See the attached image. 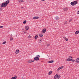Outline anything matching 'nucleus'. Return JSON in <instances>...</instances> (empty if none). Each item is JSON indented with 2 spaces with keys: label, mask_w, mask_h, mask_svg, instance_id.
Wrapping results in <instances>:
<instances>
[{
  "label": "nucleus",
  "mask_w": 79,
  "mask_h": 79,
  "mask_svg": "<svg viewBox=\"0 0 79 79\" xmlns=\"http://www.w3.org/2000/svg\"><path fill=\"white\" fill-rule=\"evenodd\" d=\"M41 1H45V0H41Z\"/></svg>",
  "instance_id": "38"
},
{
  "label": "nucleus",
  "mask_w": 79,
  "mask_h": 79,
  "mask_svg": "<svg viewBox=\"0 0 79 79\" xmlns=\"http://www.w3.org/2000/svg\"><path fill=\"white\" fill-rule=\"evenodd\" d=\"M39 35L40 37H43V35L42 34H39Z\"/></svg>",
  "instance_id": "21"
},
{
  "label": "nucleus",
  "mask_w": 79,
  "mask_h": 79,
  "mask_svg": "<svg viewBox=\"0 0 79 79\" xmlns=\"http://www.w3.org/2000/svg\"><path fill=\"white\" fill-rule=\"evenodd\" d=\"M42 32H43V33L44 34L45 33V32H46V29L44 28V29H43V30H42Z\"/></svg>",
  "instance_id": "7"
},
{
  "label": "nucleus",
  "mask_w": 79,
  "mask_h": 79,
  "mask_svg": "<svg viewBox=\"0 0 79 79\" xmlns=\"http://www.w3.org/2000/svg\"><path fill=\"white\" fill-rule=\"evenodd\" d=\"M49 45H50V44H48L47 45L48 47V46H49Z\"/></svg>",
  "instance_id": "34"
},
{
  "label": "nucleus",
  "mask_w": 79,
  "mask_h": 79,
  "mask_svg": "<svg viewBox=\"0 0 79 79\" xmlns=\"http://www.w3.org/2000/svg\"><path fill=\"white\" fill-rule=\"evenodd\" d=\"M10 36H11V37H12V36H13V35H12V34H11V35Z\"/></svg>",
  "instance_id": "36"
},
{
  "label": "nucleus",
  "mask_w": 79,
  "mask_h": 79,
  "mask_svg": "<svg viewBox=\"0 0 79 79\" xmlns=\"http://www.w3.org/2000/svg\"><path fill=\"white\" fill-rule=\"evenodd\" d=\"M23 77L22 78V79H23Z\"/></svg>",
  "instance_id": "40"
},
{
  "label": "nucleus",
  "mask_w": 79,
  "mask_h": 79,
  "mask_svg": "<svg viewBox=\"0 0 79 79\" xmlns=\"http://www.w3.org/2000/svg\"><path fill=\"white\" fill-rule=\"evenodd\" d=\"M36 57H38V58H40V56L39 55H37L36 56Z\"/></svg>",
  "instance_id": "30"
},
{
  "label": "nucleus",
  "mask_w": 79,
  "mask_h": 79,
  "mask_svg": "<svg viewBox=\"0 0 79 79\" xmlns=\"http://www.w3.org/2000/svg\"><path fill=\"white\" fill-rule=\"evenodd\" d=\"M58 77V74H56L54 77V79H56Z\"/></svg>",
  "instance_id": "14"
},
{
  "label": "nucleus",
  "mask_w": 79,
  "mask_h": 79,
  "mask_svg": "<svg viewBox=\"0 0 79 79\" xmlns=\"http://www.w3.org/2000/svg\"><path fill=\"white\" fill-rule=\"evenodd\" d=\"M64 11H66V10H68V8H67V7L65 8L64 9Z\"/></svg>",
  "instance_id": "18"
},
{
  "label": "nucleus",
  "mask_w": 79,
  "mask_h": 79,
  "mask_svg": "<svg viewBox=\"0 0 79 79\" xmlns=\"http://www.w3.org/2000/svg\"><path fill=\"white\" fill-rule=\"evenodd\" d=\"M67 24V21H66L64 23V24Z\"/></svg>",
  "instance_id": "31"
},
{
  "label": "nucleus",
  "mask_w": 79,
  "mask_h": 79,
  "mask_svg": "<svg viewBox=\"0 0 79 79\" xmlns=\"http://www.w3.org/2000/svg\"><path fill=\"white\" fill-rule=\"evenodd\" d=\"M28 37H29V38H31V36H30V35H29V36H28Z\"/></svg>",
  "instance_id": "35"
},
{
  "label": "nucleus",
  "mask_w": 79,
  "mask_h": 79,
  "mask_svg": "<svg viewBox=\"0 0 79 79\" xmlns=\"http://www.w3.org/2000/svg\"><path fill=\"white\" fill-rule=\"evenodd\" d=\"M77 4V2L76 1H75L73 2H72L70 3L71 5H72V6H74V5H76V4Z\"/></svg>",
  "instance_id": "1"
},
{
  "label": "nucleus",
  "mask_w": 79,
  "mask_h": 79,
  "mask_svg": "<svg viewBox=\"0 0 79 79\" xmlns=\"http://www.w3.org/2000/svg\"><path fill=\"white\" fill-rule=\"evenodd\" d=\"M63 68H64V66H62L60 67V69H63Z\"/></svg>",
  "instance_id": "26"
},
{
  "label": "nucleus",
  "mask_w": 79,
  "mask_h": 79,
  "mask_svg": "<svg viewBox=\"0 0 79 79\" xmlns=\"http://www.w3.org/2000/svg\"><path fill=\"white\" fill-rule=\"evenodd\" d=\"M66 60L67 61H72V62H74L75 61V60H72V59H71L70 60L66 59Z\"/></svg>",
  "instance_id": "3"
},
{
  "label": "nucleus",
  "mask_w": 79,
  "mask_h": 79,
  "mask_svg": "<svg viewBox=\"0 0 79 79\" xmlns=\"http://www.w3.org/2000/svg\"><path fill=\"white\" fill-rule=\"evenodd\" d=\"M7 6V4H6L4 2L2 3L1 5V8H2V7H6Z\"/></svg>",
  "instance_id": "2"
},
{
  "label": "nucleus",
  "mask_w": 79,
  "mask_h": 79,
  "mask_svg": "<svg viewBox=\"0 0 79 79\" xmlns=\"http://www.w3.org/2000/svg\"><path fill=\"white\" fill-rule=\"evenodd\" d=\"M79 31H76L75 32V34H76V35L78 34H79Z\"/></svg>",
  "instance_id": "17"
},
{
  "label": "nucleus",
  "mask_w": 79,
  "mask_h": 79,
  "mask_svg": "<svg viewBox=\"0 0 79 79\" xmlns=\"http://www.w3.org/2000/svg\"><path fill=\"white\" fill-rule=\"evenodd\" d=\"M78 14H79V10L78 11Z\"/></svg>",
  "instance_id": "37"
},
{
  "label": "nucleus",
  "mask_w": 79,
  "mask_h": 79,
  "mask_svg": "<svg viewBox=\"0 0 79 79\" xmlns=\"http://www.w3.org/2000/svg\"><path fill=\"white\" fill-rule=\"evenodd\" d=\"M72 21V19H70L69 20V22H71V21Z\"/></svg>",
  "instance_id": "33"
},
{
  "label": "nucleus",
  "mask_w": 79,
  "mask_h": 79,
  "mask_svg": "<svg viewBox=\"0 0 79 79\" xmlns=\"http://www.w3.org/2000/svg\"><path fill=\"white\" fill-rule=\"evenodd\" d=\"M38 38V35H36L35 36V40H36V39H37V38Z\"/></svg>",
  "instance_id": "16"
},
{
  "label": "nucleus",
  "mask_w": 79,
  "mask_h": 79,
  "mask_svg": "<svg viewBox=\"0 0 79 79\" xmlns=\"http://www.w3.org/2000/svg\"><path fill=\"white\" fill-rule=\"evenodd\" d=\"M52 71H51L49 72L48 73L49 75H50V74H52Z\"/></svg>",
  "instance_id": "19"
},
{
  "label": "nucleus",
  "mask_w": 79,
  "mask_h": 79,
  "mask_svg": "<svg viewBox=\"0 0 79 79\" xmlns=\"http://www.w3.org/2000/svg\"><path fill=\"white\" fill-rule=\"evenodd\" d=\"M13 39V38H12V37H10V40L11 41V40H12Z\"/></svg>",
  "instance_id": "25"
},
{
  "label": "nucleus",
  "mask_w": 79,
  "mask_h": 79,
  "mask_svg": "<svg viewBox=\"0 0 79 79\" xmlns=\"http://www.w3.org/2000/svg\"><path fill=\"white\" fill-rule=\"evenodd\" d=\"M3 26H0V29L1 28H3Z\"/></svg>",
  "instance_id": "32"
},
{
  "label": "nucleus",
  "mask_w": 79,
  "mask_h": 79,
  "mask_svg": "<svg viewBox=\"0 0 79 79\" xmlns=\"http://www.w3.org/2000/svg\"><path fill=\"white\" fill-rule=\"evenodd\" d=\"M63 38H64V39L66 40V41H68V38H66L65 37H64Z\"/></svg>",
  "instance_id": "15"
},
{
  "label": "nucleus",
  "mask_w": 79,
  "mask_h": 79,
  "mask_svg": "<svg viewBox=\"0 0 79 79\" xmlns=\"http://www.w3.org/2000/svg\"><path fill=\"white\" fill-rule=\"evenodd\" d=\"M19 53V50H16L15 52V53L18 54V53Z\"/></svg>",
  "instance_id": "8"
},
{
  "label": "nucleus",
  "mask_w": 79,
  "mask_h": 79,
  "mask_svg": "<svg viewBox=\"0 0 79 79\" xmlns=\"http://www.w3.org/2000/svg\"><path fill=\"white\" fill-rule=\"evenodd\" d=\"M34 59L35 60V61H38V60H39V58L38 57H35L34 58Z\"/></svg>",
  "instance_id": "5"
},
{
  "label": "nucleus",
  "mask_w": 79,
  "mask_h": 79,
  "mask_svg": "<svg viewBox=\"0 0 79 79\" xmlns=\"http://www.w3.org/2000/svg\"><path fill=\"white\" fill-rule=\"evenodd\" d=\"M7 5L9 3V0H8L6 1V2L5 3Z\"/></svg>",
  "instance_id": "12"
},
{
  "label": "nucleus",
  "mask_w": 79,
  "mask_h": 79,
  "mask_svg": "<svg viewBox=\"0 0 79 79\" xmlns=\"http://www.w3.org/2000/svg\"><path fill=\"white\" fill-rule=\"evenodd\" d=\"M39 17H34L33 18V19H39Z\"/></svg>",
  "instance_id": "6"
},
{
  "label": "nucleus",
  "mask_w": 79,
  "mask_h": 79,
  "mask_svg": "<svg viewBox=\"0 0 79 79\" xmlns=\"http://www.w3.org/2000/svg\"><path fill=\"white\" fill-rule=\"evenodd\" d=\"M60 69H60V68L59 67L57 69V71H59V70H60Z\"/></svg>",
  "instance_id": "27"
},
{
  "label": "nucleus",
  "mask_w": 79,
  "mask_h": 79,
  "mask_svg": "<svg viewBox=\"0 0 79 79\" xmlns=\"http://www.w3.org/2000/svg\"><path fill=\"white\" fill-rule=\"evenodd\" d=\"M21 8H23V7H22Z\"/></svg>",
  "instance_id": "39"
},
{
  "label": "nucleus",
  "mask_w": 79,
  "mask_h": 79,
  "mask_svg": "<svg viewBox=\"0 0 79 79\" xmlns=\"http://www.w3.org/2000/svg\"><path fill=\"white\" fill-rule=\"evenodd\" d=\"M58 16H56V20H58Z\"/></svg>",
  "instance_id": "24"
},
{
  "label": "nucleus",
  "mask_w": 79,
  "mask_h": 79,
  "mask_svg": "<svg viewBox=\"0 0 79 79\" xmlns=\"http://www.w3.org/2000/svg\"><path fill=\"white\" fill-rule=\"evenodd\" d=\"M6 41H4L3 43H2L3 44H6Z\"/></svg>",
  "instance_id": "29"
},
{
  "label": "nucleus",
  "mask_w": 79,
  "mask_h": 79,
  "mask_svg": "<svg viewBox=\"0 0 79 79\" xmlns=\"http://www.w3.org/2000/svg\"><path fill=\"white\" fill-rule=\"evenodd\" d=\"M54 61V60H50L48 62V63H53Z\"/></svg>",
  "instance_id": "11"
},
{
  "label": "nucleus",
  "mask_w": 79,
  "mask_h": 79,
  "mask_svg": "<svg viewBox=\"0 0 79 79\" xmlns=\"http://www.w3.org/2000/svg\"><path fill=\"white\" fill-rule=\"evenodd\" d=\"M71 59H73V57L71 56H70L69 57L68 59H67V60H71Z\"/></svg>",
  "instance_id": "9"
},
{
  "label": "nucleus",
  "mask_w": 79,
  "mask_h": 79,
  "mask_svg": "<svg viewBox=\"0 0 79 79\" xmlns=\"http://www.w3.org/2000/svg\"><path fill=\"white\" fill-rule=\"evenodd\" d=\"M60 77H61V76H60V75H58V76H57V78L58 79H60Z\"/></svg>",
  "instance_id": "28"
},
{
  "label": "nucleus",
  "mask_w": 79,
  "mask_h": 79,
  "mask_svg": "<svg viewBox=\"0 0 79 79\" xmlns=\"http://www.w3.org/2000/svg\"><path fill=\"white\" fill-rule=\"evenodd\" d=\"M42 39L40 40H39V42L40 43H41L42 42Z\"/></svg>",
  "instance_id": "22"
},
{
  "label": "nucleus",
  "mask_w": 79,
  "mask_h": 79,
  "mask_svg": "<svg viewBox=\"0 0 79 79\" xmlns=\"http://www.w3.org/2000/svg\"><path fill=\"white\" fill-rule=\"evenodd\" d=\"M19 2L20 3H21V2H24V1H23V0H19Z\"/></svg>",
  "instance_id": "20"
},
{
  "label": "nucleus",
  "mask_w": 79,
  "mask_h": 79,
  "mask_svg": "<svg viewBox=\"0 0 79 79\" xmlns=\"http://www.w3.org/2000/svg\"><path fill=\"white\" fill-rule=\"evenodd\" d=\"M35 61V60H30L27 61L28 63H32V62H34Z\"/></svg>",
  "instance_id": "4"
},
{
  "label": "nucleus",
  "mask_w": 79,
  "mask_h": 79,
  "mask_svg": "<svg viewBox=\"0 0 79 79\" xmlns=\"http://www.w3.org/2000/svg\"><path fill=\"white\" fill-rule=\"evenodd\" d=\"M27 21H26V20H25L23 21V24H26L27 23Z\"/></svg>",
  "instance_id": "23"
},
{
  "label": "nucleus",
  "mask_w": 79,
  "mask_h": 79,
  "mask_svg": "<svg viewBox=\"0 0 79 79\" xmlns=\"http://www.w3.org/2000/svg\"><path fill=\"white\" fill-rule=\"evenodd\" d=\"M76 62L77 63H79V58H77L76 60Z\"/></svg>",
  "instance_id": "13"
},
{
  "label": "nucleus",
  "mask_w": 79,
  "mask_h": 79,
  "mask_svg": "<svg viewBox=\"0 0 79 79\" xmlns=\"http://www.w3.org/2000/svg\"><path fill=\"white\" fill-rule=\"evenodd\" d=\"M29 27L28 26H25V29L26 30H27L29 29Z\"/></svg>",
  "instance_id": "10"
}]
</instances>
